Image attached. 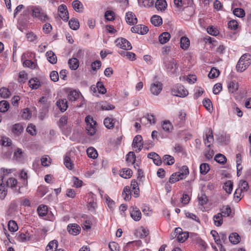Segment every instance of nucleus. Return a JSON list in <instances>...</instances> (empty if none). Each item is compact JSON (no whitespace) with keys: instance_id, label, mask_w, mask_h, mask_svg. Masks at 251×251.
I'll return each instance as SVG.
<instances>
[{"instance_id":"nucleus-1","label":"nucleus","mask_w":251,"mask_h":251,"mask_svg":"<svg viewBox=\"0 0 251 251\" xmlns=\"http://www.w3.org/2000/svg\"><path fill=\"white\" fill-rule=\"evenodd\" d=\"M251 64V55L249 53L244 54L240 58L236 66L238 72H243Z\"/></svg>"},{"instance_id":"nucleus-2","label":"nucleus","mask_w":251,"mask_h":251,"mask_svg":"<svg viewBox=\"0 0 251 251\" xmlns=\"http://www.w3.org/2000/svg\"><path fill=\"white\" fill-rule=\"evenodd\" d=\"M189 171L187 166H183L180 171L173 173L170 177L169 182L174 183L185 178L189 174Z\"/></svg>"},{"instance_id":"nucleus-3","label":"nucleus","mask_w":251,"mask_h":251,"mask_svg":"<svg viewBox=\"0 0 251 251\" xmlns=\"http://www.w3.org/2000/svg\"><path fill=\"white\" fill-rule=\"evenodd\" d=\"M163 64L166 71L171 74H174L178 69V64L176 60L172 58L166 57L163 59Z\"/></svg>"},{"instance_id":"nucleus-4","label":"nucleus","mask_w":251,"mask_h":251,"mask_svg":"<svg viewBox=\"0 0 251 251\" xmlns=\"http://www.w3.org/2000/svg\"><path fill=\"white\" fill-rule=\"evenodd\" d=\"M85 121L86 124V130L87 134L90 136L94 135L96 132L97 122L90 115L86 116Z\"/></svg>"},{"instance_id":"nucleus-5","label":"nucleus","mask_w":251,"mask_h":251,"mask_svg":"<svg viewBox=\"0 0 251 251\" xmlns=\"http://www.w3.org/2000/svg\"><path fill=\"white\" fill-rule=\"evenodd\" d=\"M171 94L174 96L183 98L188 95V92L183 85L177 84L171 88Z\"/></svg>"},{"instance_id":"nucleus-6","label":"nucleus","mask_w":251,"mask_h":251,"mask_svg":"<svg viewBox=\"0 0 251 251\" xmlns=\"http://www.w3.org/2000/svg\"><path fill=\"white\" fill-rule=\"evenodd\" d=\"M132 147L135 149V151L136 152H139L143 147V138L141 135H137L133 138Z\"/></svg>"},{"instance_id":"nucleus-7","label":"nucleus","mask_w":251,"mask_h":251,"mask_svg":"<svg viewBox=\"0 0 251 251\" xmlns=\"http://www.w3.org/2000/svg\"><path fill=\"white\" fill-rule=\"evenodd\" d=\"M32 10V16L34 17L38 18L40 20L43 22L48 20L49 17L41 9L38 7H35Z\"/></svg>"},{"instance_id":"nucleus-8","label":"nucleus","mask_w":251,"mask_h":251,"mask_svg":"<svg viewBox=\"0 0 251 251\" xmlns=\"http://www.w3.org/2000/svg\"><path fill=\"white\" fill-rule=\"evenodd\" d=\"M115 43L117 46L123 50H130L132 49L130 43L125 38H118L116 40Z\"/></svg>"},{"instance_id":"nucleus-9","label":"nucleus","mask_w":251,"mask_h":251,"mask_svg":"<svg viewBox=\"0 0 251 251\" xmlns=\"http://www.w3.org/2000/svg\"><path fill=\"white\" fill-rule=\"evenodd\" d=\"M174 234H176L177 241L181 243L184 242L189 237L188 232H182V229L179 227L176 228Z\"/></svg>"},{"instance_id":"nucleus-10","label":"nucleus","mask_w":251,"mask_h":251,"mask_svg":"<svg viewBox=\"0 0 251 251\" xmlns=\"http://www.w3.org/2000/svg\"><path fill=\"white\" fill-rule=\"evenodd\" d=\"M24 127L21 123H17L10 127L11 133L14 137H19L24 131Z\"/></svg>"},{"instance_id":"nucleus-11","label":"nucleus","mask_w":251,"mask_h":251,"mask_svg":"<svg viewBox=\"0 0 251 251\" xmlns=\"http://www.w3.org/2000/svg\"><path fill=\"white\" fill-rule=\"evenodd\" d=\"M60 17L65 22H67L69 19V12L67 7L65 4H61L58 7Z\"/></svg>"},{"instance_id":"nucleus-12","label":"nucleus","mask_w":251,"mask_h":251,"mask_svg":"<svg viewBox=\"0 0 251 251\" xmlns=\"http://www.w3.org/2000/svg\"><path fill=\"white\" fill-rule=\"evenodd\" d=\"M162 90V84L159 81H156L151 85V92L154 95H158Z\"/></svg>"},{"instance_id":"nucleus-13","label":"nucleus","mask_w":251,"mask_h":251,"mask_svg":"<svg viewBox=\"0 0 251 251\" xmlns=\"http://www.w3.org/2000/svg\"><path fill=\"white\" fill-rule=\"evenodd\" d=\"M130 214L131 217L135 221H139L141 218V212L136 206L130 207Z\"/></svg>"},{"instance_id":"nucleus-14","label":"nucleus","mask_w":251,"mask_h":251,"mask_svg":"<svg viewBox=\"0 0 251 251\" xmlns=\"http://www.w3.org/2000/svg\"><path fill=\"white\" fill-rule=\"evenodd\" d=\"M203 140L205 146L210 147L214 141L213 131L211 128H209L205 133V136H203Z\"/></svg>"},{"instance_id":"nucleus-15","label":"nucleus","mask_w":251,"mask_h":251,"mask_svg":"<svg viewBox=\"0 0 251 251\" xmlns=\"http://www.w3.org/2000/svg\"><path fill=\"white\" fill-rule=\"evenodd\" d=\"M131 31L133 33L144 35L148 32L149 28L147 26L143 25H138L132 27L131 28Z\"/></svg>"},{"instance_id":"nucleus-16","label":"nucleus","mask_w":251,"mask_h":251,"mask_svg":"<svg viewBox=\"0 0 251 251\" xmlns=\"http://www.w3.org/2000/svg\"><path fill=\"white\" fill-rule=\"evenodd\" d=\"M199 201V208L202 211H204V205H205L208 202V198L206 195L203 193H201L200 195H199L198 197Z\"/></svg>"},{"instance_id":"nucleus-17","label":"nucleus","mask_w":251,"mask_h":251,"mask_svg":"<svg viewBox=\"0 0 251 251\" xmlns=\"http://www.w3.org/2000/svg\"><path fill=\"white\" fill-rule=\"evenodd\" d=\"M194 14V10L192 7L186 6L184 7L182 12V18L186 20H189Z\"/></svg>"},{"instance_id":"nucleus-18","label":"nucleus","mask_w":251,"mask_h":251,"mask_svg":"<svg viewBox=\"0 0 251 251\" xmlns=\"http://www.w3.org/2000/svg\"><path fill=\"white\" fill-rule=\"evenodd\" d=\"M126 21L129 25H132L137 24V18L133 12L129 11L126 13Z\"/></svg>"},{"instance_id":"nucleus-19","label":"nucleus","mask_w":251,"mask_h":251,"mask_svg":"<svg viewBox=\"0 0 251 251\" xmlns=\"http://www.w3.org/2000/svg\"><path fill=\"white\" fill-rule=\"evenodd\" d=\"M67 230L70 234L76 235L79 233L81 228L77 224H72L68 226Z\"/></svg>"},{"instance_id":"nucleus-20","label":"nucleus","mask_w":251,"mask_h":251,"mask_svg":"<svg viewBox=\"0 0 251 251\" xmlns=\"http://www.w3.org/2000/svg\"><path fill=\"white\" fill-rule=\"evenodd\" d=\"M64 164L69 170H72L74 168V164H73L71 159V152H67L64 158Z\"/></svg>"},{"instance_id":"nucleus-21","label":"nucleus","mask_w":251,"mask_h":251,"mask_svg":"<svg viewBox=\"0 0 251 251\" xmlns=\"http://www.w3.org/2000/svg\"><path fill=\"white\" fill-rule=\"evenodd\" d=\"M171 35L169 32H164L159 36L158 40L160 44H164L169 41Z\"/></svg>"},{"instance_id":"nucleus-22","label":"nucleus","mask_w":251,"mask_h":251,"mask_svg":"<svg viewBox=\"0 0 251 251\" xmlns=\"http://www.w3.org/2000/svg\"><path fill=\"white\" fill-rule=\"evenodd\" d=\"M56 104L62 112L65 111L68 107L66 99L59 100L56 101Z\"/></svg>"},{"instance_id":"nucleus-23","label":"nucleus","mask_w":251,"mask_h":251,"mask_svg":"<svg viewBox=\"0 0 251 251\" xmlns=\"http://www.w3.org/2000/svg\"><path fill=\"white\" fill-rule=\"evenodd\" d=\"M3 176H0V198L2 200L4 199L7 195V190L6 188L3 185Z\"/></svg>"},{"instance_id":"nucleus-24","label":"nucleus","mask_w":251,"mask_h":251,"mask_svg":"<svg viewBox=\"0 0 251 251\" xmlns=\"http://www.w3.org/2000/svg\"><path fill=\"white\" fill-rule=\"evenodd\" d=\"M222 213H218L213 216V219L214 225L217 226H220L223 223V217Z\"/></svg>"},{"instance_id":"nucleus-25","label":"nucleus","mask_w":251,"mask_h":251,"mask_svg":"<svg viewBox=\"0 0 251 251\" xmlns=\"http://www.w3.org/2000/svg\"><path fill=\"white\" fill-rule=\"evenodd\" d=\"M46 56L48 60L51 64H54L57 62V57L53 51L51 50L47 51L46 53Z\"/></svg>"},{"instance_id":"nucleus-26","label":"nucleus","mask_w":251,"mask_h":251,"mask_svg":"<svg viewBox=\"0 0 251 251\" xmlns=\"http://www.w3.org/2000/svg\"><path fill=\"white\" fill-rule=\"evenodd\" d=\"M167 6L165 0H157L155 2V7L158 10L164 11Z\"/></svg>"},{"instance_id":"nucleus-27","label":"nucleus","mask_w":251,"mask_h":251,"mask_svg":"<svg viewBox=\"0 0 251 251\" xmlns=\"http://www.w3.org/2000/svg\"><path fill=\"white\" fill-rule=\"evenodd\" d=\"M115 123V119L114 118L107 117L104 119L103 124L108 129L113 128Z\"/></svg>"},{"instance_id":"nucleus-28","label":"nucleus","mask_w":251,"mask_h":251,"mask_svg":"<svg viewBox=\"0 0 251 251\" xmlns=\"http://www.w3.org/2000/svg\"><path fill=\"white\" fill-rule=\"evenodd\" d=\"M131 190L129 187L128 186L125 187L122 193L124 199L126 201H129L131 198Z\"/></svg>"},{"instance_id":"nucleus-29","label":"nucleus","mask_w":251,"mask_h":251,"mask_svg":"<svg viewBox=\"0 0 251 251\" xmlns=\"http://www.w3.org/2000/svg\"><path fill=\"white\" fill-rule=\"evenodd\" d=\"M180 47L184 50H187L190 46V40L188 38L183 36L180 38Z\"/></svg>"},{"instance_id":"nucleus-30","label":"nucleus","mask_w":251,"mask_h":251,"mask_svg":"<svg viewBox=\"0 0 251 251\" xmlns=\"http://www.w3.org/2000/svg\"><path fill=\"white\" fill-rule=\"evenodd\" d=\"M28 83L29 87L32 89H37L40 85V81L37 78L30 79Z\"/></svg>"},{"instance_id":"nucleus-31","label":"nucleus","mask_w":251,"mask_h":251,"mask_svg":"<svg viewBox=\"0 0 251 251\" xmlns=\"http://www.w3.org/2000/svg\"><path fill=\"white\" fill-rule=\"evenodd\" d=\"M229 240L233 244H237L239 243L240 237L238 233L233 232L229 236Z\"/></svg>"},{"instance_id":"nucleus-32","label":"nucleus","mask_w":251,"mask_h":251,"mask_svg":"<svg viewBox=\"0 0 251 251\" xmlns=\"http://www.w3.org/2000/svg\"><path fill=\"white\" fill-rule=\"evenodd\" d=\"M68 64L72 70H76L79 66V61L76 58H72L69 59Z\"/></svg>"},{"instance_id":"nucleus-33","label":"nucleus","mask_w":251,"mask_h":251,"mask_svg":"<svg viewBox=\"0 0 251 251\" xmlns=\"http://www.w3.org/2000/svg\"><path fill=\"white\" fill-rule=\"evenodd\" d=\"M72 6L74 9L77 12H80L83 9V5L82 3L78 0H75L72 2Z\"/></svg>"},{"instance_id":"nucleus-34","label":"nucleus","mask_w":251,"mask_h":251,"mask_svg":"<svg viewBox=\"0 0 251 251\" xmlns=\"http://www.w3.org/2000/svg\"><path fill=\"white\" fill-rule=\"evenodd\" d=\"M48 211V206L45 205H40L37 208V212L40 217L45 216L47 214Z\"/></svg>"},{"instance_id":"nucleus-35","label":"nucleus","mask_w":251,"mask_h":251,"mask_svg":"<svg viewBox=\"0 0 251 251\" xmlns=\"http://www.w3.org/2000/svg\"><path fill=\"white\" fill-rule=\"evenodd\" d=\"M220 213H222V215L224 217H228L229 216L230 213H231V209L229 206L228 205H224L220 209Z\"/></svg>"},{"instance_id":"nucleus-36","label":"nucleus","mask_w":251,"mask_h":251,"mask_svg":"<svg viewBox=\"0 0 251 251\" xmlns=\"http://www.w3.org/2000/svg\"><path fill=\"white\" fill-rule=\"evenodd\" d=\"M70 27L73 30H77L79 27V23L78 20L75 18H72L69 21Z\"/></svg>"},{"instance_id":"nucleus-37","label":"nucleus","mask_w":251,"mask_h":251,"mask_svg":"<svg viewBox=\"0 0 251 251\" xmlns=\"http://www.w3.org/2000/svg\"><path fill=\"white\" fill-rule=\"evenodd\" d=\"M238 83L235 81H231L228 84V89L230 93H233L238 89Z\"/></svg>"},{"instance_id":"nucleus-38","label":"nucleus","mask_w":251,"mask_h":251,"mask_svg":"<svg viewBox=\"0 0 251 251\" xmlns=\"http://www.w3.org/2000/svg\"><path fill=\"white\" fill-rule=\"evenodd\" d=\"M151 22L154 26H159L162 24L161 18L158 15H153L151 19Z\"/></svg>"},{"instance_id":"nucleus-39","label":"nucleus","mask_w":251,"mask_h":251,"mask_svg":"<svg viewBox=\"0 0 251 251\" xmlns=\"http://www.w3.org/2000/svg\"><path fill=\"white\" fill-rule=\"evenodd\" d=\"M20 178L23 181V185L25 186L27 185V172L25 170L23 169L21 171L20 173Z\"/></svg>"},{"instance_id":"nucleus-40","label":"nucleus","mask_w":251,"mask_h":251,"mask_svg":"<svg viewBox=\"0 0 251 251\" xmlns=\"http://www.w3.org/2000/svg\"><path fill=\"white\" fill-rule=\"evenodd\" d=\"M162 127L163 129L167 132H171L173 129V126L172 125V124L169 121L167 120L163 122Z\"/></svg>"},{"instance_id":"nucleus-41","label":"nucleus","mask_w":251,"mask_h":251,"mask_svg":"<svg viewBox=\"0 0 251 251\" xmlns=\"http://www.w3.org/2000/svg\"><path fill=\"white\" fill-rule=\"evenodd\" d=\"M163 161L167 165H172L175 163V158L173 156L166 154L163 157Z\"/></svg>"},{"instance_id":"nucleus-42","label":"nucleus","mask_w":251,"mask_h":251,"mask_svg":"<svg viewBox=\"0 0 251 251\" xmlns=\"http://www.w3.org/2000/svg\"><path fill=\"white\" fill-rule=\"evenodd\" d=\"M79 92L76 90L71 91L69 92L68 99L71 101H75L79 97Z\"/></svg>"},{"instance_id":"nucleus-43","label":"nucleus","mask_w":251,"mask_h":251,"mask_svg":"<svg viewBox=\"0 0 251 251\" xmlns=\"http://www.w3.org/2000/svg\"><path fill=\"white\" fill-rule=\"evenodd\" d=\"M209 170L210 167L207 163H202L200 166V172L201 174L202 175H205L209 172Z\"/></svg>"},{"instance_id":"nucleus-44","label":"nucleus","mask_w":251,"mask_h":251,"mask_svg":"<svg viewBox=\"0 0 251 251\" xmlns=\"http://www.w3.org/2000/svg\"><path fill=\"white\" fill-rule=\"evenodd\" d=\"M144 120H147L150 124H154L156 122L155 118L152 114H148L141 119V122L143 123Z\"/></svg>"},{"instance_id":"nucleus-45","label":"nucleus","mask_w":251,"mask_h":251,"mask_svg":"<svg viewBox=\"0 0 251 251\" xmlns=\"http://www.w3.org/2000/svg\"><path fill=\"white\" fill-rule=\"evenodd\" d=\"M132 171L130 169H124L120 172V176L124 178H128L132 176Z\"/></svg>"},{"instance_id":"nucleus-46","label":"nucleus","mask_w":251,"mask_h":251,"mask_svg":"<svg viewBox=\"0 0 251 251\" xmlns=\"http://www.w3.org/2000/svg\"><path fill=\"white\" fill-rule=\"evenodd\" d=\"M87 154L88 156L93 159L96 158L98 157V153L94 148L90 147L87 150Z\"/></svg>"},{"instance_id":"nucleus-47","label":"nucleus","mask_w":251,"mask_h":251,"mask_svg":"<svg viewBox=\"0 0 251 251\" xmlns=\"http://www.w3.org/2000/svg\"><path fill=\"white\" fill-rule=\"evenodd\" d=\"M224 189L226 193L230 194L233 189V183L230 180L226 182L223 186Z\"/></svg>"},{"instance_id":"nucleus-48","label":"nucleus","mask_w":251,"mask_h":251,"mask_svg":"<svg viewBox=\"0 0 251 251\" xmlns=\"http://www.w3.org/2000/svg\"><path fill=\"white\" fill-rule=\"evenodd\" d=\"M11 95V93L9 89L2 87L0 89V96L3 98L6 99L9 98Z\"/></svg>"},{"instance_id":"nucleus-49","label":"nucleus","mask_w":251,"mask_h":251,"mask_svg":"<svg viewBox=\"0 0 251 251\" xmlns=\"http://www.w3.org/2000/svg\"><path fill=\"white\" fill-rule=\"evenodd\" d=\"M214 160L220 164H224L226 161V156L221 153L217 154L215 155Z\"/></svg>"},{"instance_id":"nucleus-50","label":"nucleus","mask_w":251,"mask_h":251,"mask_svg":"<svg viewBox=\"0 0 251 251\" xmlns=\"http://www.w3.org/2000/svg\"><path fill=\"white\" fill-rule=\"evenodd\" d=\"M126 160L128 163H131L133 164L136 160V156L134 152L130 151L126 155Z\"/></svg>"},{"instance_id":"nucleus-51","label":"nucleus","mask_w":251,"mask_h":251,"mask_svg":"<svg viewBox=\"0 0 251 251\" xmlns=\"http://www.w3.org/2000/svg\"><path fill=\"white\" fill-rule=\"evenodd\" d=\"M9 108V104L6 100H1L0 101V112H5L7 111Z\"/></svg>"},{"instance_id":"nucleus-52","label":"nucleus","mask_w":251,"mask_h":251,"mask_svg":"<svg viewBox=\"0 0 251 251\" xmlns=\"http://www.w3.org/2000/svg\"><path fill=\"white\" fill-rule=\"evenodd\" d=\"M240 191L246 192L248 190L249 186L248 182L245 180H241L239 183Z\"/></svg>"},{"instance_id":"nucleus-53","label":"nucleus","mask_w":251,"mask_h":251,"mask_svg":"<svg viewBox=\"0 0 251 251\" xmlns=\"http://www.w3.org/2000/svg\"><path fill=\"white\" fill-rule=\"evenodd\" d=\"M219 75V70L213 67L211 68L209 73L208 74V77L210 78H214L217 77Z\"/></svg>"},{"instance_id":"nucleus-54","label":"nucleus","mask_w":251,"mask_h":251,"mask_svg":"<svg viewBox=\"0 0 251 251\" xmlns=\"http://www.w3.org/2000/svg\"><path fill=\"white\" fill-rule=\"evenodd\" d=\"M8 226L9 230L12 232L16 231L18 229L17 223L13 220H11L9 222Z\"/></svg>"},{"instance_id":"nucleus-55","label":"nucleus","mask_w":251,"mask_h":251,"mask_svg":"<svg viewBox=\"0 0 251 251\" xmlns=\"http://www.w3.org/2000/svg\"><path fill=\"white\" fill-rule=\"evenodd\" d=\"M233 13L234 15L238 17L242 18L245 16V11L242 9L239 8H235L233 11Z\"/></svg>"},{"instance_id":"nucleus-56","label":"nucleus","mask_w":251,"mask_h":251,"mask_svg":"<svg viewBox=\"0 0 251 251\" xmlns=\"http://www.w3.org/2000/svg\"><path fill=\"white\" fill-rule=\"evenodd\" d=\"M97 89L99 93L104 94L106 92L103 83L101 81H98L97 83Z\"/></svg>"},{"instance_id":"nucleus-57","label":"nucleus","mask_w":251,"mask_h":251,"mask_svg":"<svg viewBox=\"0 0 251 251\" xmlns=\"http://www.w3.org/2000/svg\"><path fill=\"white\" fill-rule=\"evenodd\" d=\"M23 66L32 69H35L36 67V64L34 62L27 59L24 62Z\"/></svg>"},{"instance_id":"nucleus-58","label":"nucleus","mask_w":251,"mask_h":251,"mask_svg":"<svg viewBox=\"0 0 251 251\" xmlns=\"http://www.w3.org/2000/svg\"><path fill=\"white\" fill-rule=\"evenodd\" d=\"M17 184V180L13 177L9 178L6 181V185L8 187H14Z\"/></svg>"},{"instance_id":"nucleus-59","label":"nucleus","mask_w":251,"mask_h":251,"mask_svg":"<svg viewBox=\"0 0 251 251\" xmlns=\"http://www.w3.org/2000/svg\"><path fill=\"white\" fill-rule=\"evenodd\" d=\"M2 146L9 147L12 145V141L10 139L7 137H2L1 140Z\"/></svg>"},{"instance_id":"nucleus-60","label":"nucleus","mask_w":251,"mask_h":251,"mask_svg":"<svg viewBox=\"0 0 251 251\" xmlns=\"http://www.w3.org/2000/svg\"><path fill=\"white\" fill-rule=\"evenodd\" d=\"M54 246L56 248L57 247V241L56 240H52L50 241L47 246L46 251H52V249Z\"/></svg>"},{"instance_id":"nucleus-61","label":"nucleus","mask_w":251,"mask_h":251,"mask_svg":"<svg viewBox=\"0 0 251 251\" xmlns=\"http://www.w3.org/2000/svg\"><path fill=\"white\" fill-rule=\"evenodd\" d=\"M203 106L209 111H210L212 106V102L209 99H205L202 101Z\"/></svg>"},{"instance_id":"nucleus-62","label":"nucleus","mask_w":251,"mask_h":251,"mask_svg":"<svg viewBox=\"0 0 251 251\" xmlns=\"http://www.w3.org/2000/svg\"><path fill=\"white\" fill-rule=\"evenodd\" d=\"M105 19L108 21H112L114 20L115 13L112 11H106L105 13Z\"/></svg>"},{"instance_id":"nucleus-63","label":"nucleus","mask_w":251,"mask_h":251,"mask_svg":"<svg viewBox=\"0 0 251 251\" xmlns=\"http://www.w3.org/2000/svg\"><path fill=\"white\" fill-rule=\"evenodd\" d=\"M26 38L29 42H33L37 39V36L32 32H29L26 35Z\"/></svg>"},{"instance_id":"nucleus-64","label":"nucleus","mask_w":251,"mask_h":251,"mask_svg":"<svg viewBox=\"0 0 251 251\" xmlns=\"http://www.w3.org/2000/svg\"><path fill=\"white\" fill-rule=\"evenodd\" d=\"M108 246L111 251H119V250L118 244L115 242H110Z\"/></svg>"}]
</instances>
